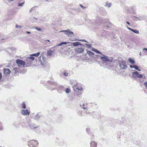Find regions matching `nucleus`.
Returning <instances> with one entry per match:
<instances>
[{"label": "nucleus", "instance_id": "f257e3e1", "mask_svg": "<svg viewBox=\"0 0 147 147\" xmlns=\"http://www.w3.org/2000/svg\"><path fill=\"white\" fill-rule=\"evenodd\" d=\"M91 50L101 55L102 56H100V58L103 62H106L108 61L110 62L112 61L113 59L112 57H109L102 54L100 52L94 48H92Z\"/></svg>", "mask_w": 147, "mask_h": 147}, {"label": "nucleus", "instance_id": "f03ea898", "mask_svg": "<svg viewBox=\"0 0 147 147\" xmlns=\"http://www.w3.org/2000/svg\"><path fill=\"white\" fill-rule=\"evenodd\" d=\"M38 143L36 141L31 140L28 143V146L30 147H34L37 145Z\"/></svg>", "mask_w": 147, "mask_h": 147}, {"label": "nucleus", "instance_id": "7ed1b4c3", "mask_svg": "<svg viewBox=\"0 0 147 147\" xmlns=\"http://www.w3.org/2000/svg\"><path fill=\"white\" fill-rule=\"evenodd\" d=\"M73 88L74 90L76 89L79 91H82L83 89L82 86L80 84L77 83L73 86Z\"/></svg>", "mask_w": 147, "mask_h": 147}, {"label": "nucleus", "instance_id": "20e7f679", "mask_svg": "<svg viewBox=\"0 0 147 147\" xmlns=\"http://www.w3.org/2000/svg\"><path fill=\"white\" fill-rule=\"evenodd\" d=\"M75 52L78 54L83 53L84 51V48L80 47L75 49Z\"/></svg>", "mask_w": 147, "mask_h": 147}, {"label": "nucleus", "instance_id": "39448f33", "mask_svg": "<svg viewBox=\"0 0 147 147\" xmlns=\"http://www.w3.org/2000/svg\"><path fill=\"white\" fill-rule=\"evenodd\" d=\"M64 32L65 34L68 36H73L74 35V33L68 29L67 30H62L59 32Z\"/></svg>", "mask_w": 147, "mask_h": 147}, {"label": "nucleus", "instance_id": "423d86ee", "mask_svg": "<svg viewBox=\"0 0 147 147\" xmlns=\"http://www.w3.org/2000/svg\"><path fill=\"white\" fill-rule=\"evenodd\" d=\"M133 77L135 78H141L142 76L141 74H139L137 71H135L132 73Z\"/></svg>", "mask_w": 147, "mask_h": 147}, {"label": "nucleus", "instance_id": "0eeeda50", "mask_svg": "<svg viewBox=\"0 0 147 147\" xmlns=\"http://www.w3.org/2000/svg\"><path fill=\"white\" fill-rule=\"evenodd\" d=\"M16 63L19 66H22L23 67H24L25 65V62L23 60L20 59H18L16 60Z\"/></svg>", "mask_w": 147, "mask_h": 147}, {"label": "nucleus", "instance_id": "6e6552de", "mask_svg": "<svg viewBox=\"0 0 147 147\" xmlns=\"http://www.w3.org/2000/svg\"><path fill=\"white\" fill-rule=\"evenodd\" d=\"M42 116V114L41 113H38L36 115H35L32 117V118L35 120H38L40 119Z\"/></svg>", "mask_w": 147, "mask_h": 147}, {"label": "nucleus", "instance_id": "1a4fd4ad", "mask_svg": "<svg viewBox=\"0 0 147 147\" xmlns=\"http://www.w3.org/2000/svg\"><path fill=\"white\" fill-rule=\"evenodd\" d=\"M21 114L23 115L27 116L30 114V112L28 111L27 109H22L20 112Z\"/></svg>", "mask_w": 147, "mask_h": 147}, {"label": "nucleus", "instance_id": "9d476101", "mask_svg": "<svg viewBox=\"0 0 147 147\" xmlns=\"http://www.w3.org/2000/svg\"><path fill=\"white\" fill-rule=\"evenodd\" d=\"M120 66L121 69H125L127 67V66L125 62L123 61L120 64Z\"/></svg>", "mask_w": 147, "mask_h": 147}, {"label": "nucleus", "instance_id": "9b49d317", "mask_svg": "<svg viewBox=\"0 0 147 147\" xmlns=\"http://www.w3.org/2000/svg\"><path fill=\"white\" fill-rule=\"evenodd\" d=\"M71 43L73 44V47H76L78 46V45L83 46H84V45H82V43L79 42H72Z\"/></svg>", "mask_w": 147, "mask_h": 147}, {"label": "nucleus", "instance_id": "f8f14e48", "mask_svg": "<svg viewBox=\"0 0 147 147\" xmlns=\"http://www.w3.org/2000/svg\"><path fill=\"white\" fill-rule=\"evenodd\" d=\"M91 115L94 118H97L99 117L100 114L97 112H94L92 113Z\"/></svg>", "mask_w": 147, "mask_h": 147}, {"label": "nucleus", "instance_id": "ddd939ff", "mask_svg": "<svg viewBox=\"0 0 147 147\" xmlns=\"http://www.w3.org/2000/svg\"><path fill=\"white\" fill-rule=\"evenodd\" d=\"M4 73L6 75H9L10 73V70L8 69L4 68L3 69Z\"/></svg>", "mask_w": 147, "mask_h": 147}, {"label": "nucleus", "instance_id": "4468645a", "mask_svg": "<svg viewBox=\"0 0 147 147\" xmlns=\"http://www.w3.org/2000/svg\"><path fill=\"white\" fill-rule=\"evenodd\" d=\"M29 127L32 129L36 128L38 127V125H36L34 123H32L29 124Z\"/></svg>", "mask_w": 147, "mask_h": 147}, {"label": "nucleus", "instance_id": "2eb2a0df", "mask_svg": "<svg viewBox=\"0 0 147 147\" xmlns=\"http://www.w3.org/2000/svg\"><path fill=\"white\" fill-rule=\"evenodd\" d=\"M84 105H84L82 102H80V106H81V107H82V108L84 110V111H85L87 113H88V112H87V111H86V110H87V109H86L87 107H84Z\"/></svg>", "mask_w": 147, "mask_h": 147}, {"label": "nucleus", "instance_id": "dca6fc26", "mask_svg": "<svg viewBox=\"0 0 147 147\" xmlns=\"http://www.w3.org/2000/svg\"><path fill=\"white\" fill-rule=\"evenodd\" d=\"M53 50H51V49H49L47 51V56H50L53 55Z\"/></svg>", "mask_w": 147, "mask_h": 147}, {"label": "nucleus", "instance_id": "f3484780", "mask_svg": "<svg viewBox=\"0 0 147 147\" xmlns=\"http://www.w3.org/2000/svg\"><path fill=\"white\" fill-rule=\"evenodd\" d=\"M90 147H96V143L94 141H91L90 143Z\"/></svg>", "mask_w": 147, "mask_h": 147}, {"label": "nucleus", "instance_id": "a211bd4d", "mask_svg": "<svg viewBox=\"0 0 147 147\" xmlns=\"http://www.w3.org/2000/svg\"><path fill=\"white\" fill-rule=\"evenodd\" d=\"M30 57H29L26 59V61H28V60L33 61L34 60L35 58L33 57V56H32L31 55H30Z\"/></svg>", "mask_w": 147, "mask_h": 147}, {"label": "nucleus", "instance_id": "6ab92c4d", "mask_svg": "<svg viewBox=\"0 0 147 147\" xmlns=\"http://www.w3.org/2000/svg\"><path fill=\"white\" fill-rule=\"evenodd\" d=\"M41 58H42V60L44 61H45V58L44 55H43L42 54L39 57V60L40 61H42L41 59Z\"/></svg>", "mask_w": 147, "mask_h": 147}, {"label": "nucleus", "instance_id": "aec40b11", "mask_svg": "<svg viewBox=\"0 0 147 147\" xmlns=\"http://www.w3.org/2000/svg\"><path fill=\"white\" fill-rule=\"evenodd\" d=\"M87 53L90 56L92 57L94 54L93 52L89 51H87Z\"/></svg>", "mask_w": 147, "mask_h": 147}, {"label": "nucleus", "instance_id": "412c9836", "mask_svg": "<svg viewBox=\"0 0 147 147\" xmlns=\"http://www.w3.org/2000/svg\"><path fill=\"white\" fill-rule=\"evenodd\" d=\"M128 61L131 64H134L135 63V61L131 59V58H129L128 59Z\"/></svg>", "mask_w": 147, "mask_h": 147}, {"label": "nucleus", "instance_id": "4be33fe9", "mask_svg": "<svg viewBox=\"0 0 147 147\" xmlns=\"http://www.w3.org/2000/svg\"><path fill=\"white\" fill-rule=\"evenodd\" d=\"M40 54V52H38L36 53H34L30 55H31L32 56H35V57H38Z\"/></svg>", "mask_w": 147, "mask_h": 147}, {"label": "nucleus", "instance_id": "5701e85b", "mask_svg": "<svg viewBox=\"0 0 147 147\" xmlns=\"http://www.w3.org/2000/svg\"><path fill=\"white\" fill-rule=\"evenodd\" d=\"M64 89L65 88L62 86L59 87L58 88L59 90H61V91L59 92H61L63 91H64Z\"/></svg>", "mask_w": 147, "mask_h": 147}, {"label": "nucleus", "instance_id": "b1692460", "mask_svg": "<svg viewBox=\"0 0 147 147\" xmlns=\"http://www.w3.org/2000/svg\"><path fill=\"white\" fill-rule=\"evenodd\" d=\"M22 107L23 109H25L26 108V105L24 102H23L21 104Z\"/></svg>", "mask_w": 147, "mask_h": 147}, {"label": "nucleus", "instance_id": "393cba45", "mask_svg": "<svg viewBox=\"0 0 147 147\" xmlns=\"http://www.w3.org/2000/svg\"><path fill=\"white\" fill-rule=\"evenodd\" d=\"M70 89L69 88H67L66 89H64V90L67 94L68 93L70 92Z\"/></svg>", "mask_w": 147, "mask_h": 147}, {"label": "nucleus", "instance_id": "a878e982", "mask_svg": "<svg viewBox=\"0 0 147 147\" xmlns=\"http://www.w3.org/2000/svg\"><path fill=\"white\" fill-rule=\"evenodd\" d=\"M111 3H108L107 2H106V4L105 5V6L108 7H111Z\"/></svg>", "mask_w": 147, "mask_h": 147}, {"label": "nucleus", "instance_id": "bb28decb", "mask_svg": "<svg viewBox=\"0 0 147 147\" xmlns=\"http://www.w3.org/2000/svg\"><path fill=\"white\" fill-rule=\"evenodd\" d=\"M133 32L136 33V34H139V31L138 30H137L136 29H132V31Z\"/></svg>", "mask_w": 147, "mask_h": 147}, {"label": "nucleus", "instance_id": "cd10ccee", "mask_svg": "<svg viewBox=\"0 0 147 147\" xmlns=\"http://www.w3.org/2000/svg\"><path fill=\"white\" fill-rule=\"evenodd\" d=\"M68 42H61L60 44L59 45H57V46H61V45H66L67 43H68Z\"/></svg>", "mask_w": 147, "mask_h": 147}, {"label": "nucleus", "instance_id": "c85d7f7f", "mask_svg": "<svg viewBox=\"0 0 147 147\" xmlns=\"http://www.w3.org/2000/svg\"><path fill=\"white\" fill-rule=\"evenodd\" d=\"M68 74L69 73L67 71H64L63 73V74L65 76H68Z\"/></svg>", "mask_w": 147, "mask_h": 147}, {"label": "nucleus", "instance_id": "c756f323", "mask_svg": "<svg viewBox=\"0 0 147 147\" xmlns=\"http://www.w3.org/2000/svg\"><path fill=\"white\" fill-rule=\"evenodd\" d=\"M85 45L86 46V47L88 48H90L91 47V45L88 44H85Z\"/></svg>", "mask_w": 147, "mask_h": 147}, {"label": "nucleus", "instance_id": "7c9ffc66", "mask_svg": "<svg viewBox=\"0 0 147 147\" xmlns=\"http://www.w3.org/2000/svg\"><path fill=\"white\" fill-rule=\"evenodd\" d=\"M78 41H82L84 42H86L89 43L86 40H85L84 39H80V40H78Z\"/></svg>", "mask_w": 147, "mask_h": 147}, {"label": "nucleus", "instance_id": "2f4dec72", "mask_svg": "<svg viewBox=\"0 0 147 147\" xmlns=\"http://www.w3.org/2000/svg\"><path fill=\"white\" fill-rule=\"evenodd\" d=\"M25 3V2L24 1L22 3H19L18 4V6H22Z\"/></svg>", "mask_w": 147, "mask_h": 147}, {"label": "nucleus", "instance_id": "473e14b6", "mask_svg": "<svg viewBox=\"0 0 147 147\" xmlns=\"http://www.w3.org/2000/svg\"><path fill=\"white\" fill-rule=\"evenodd\" d=\"M34 28L39 31H42V29H41L40 28H38V27H35Z\"/></svg>", "mask_w": 147, "mask_h": 147}, {"label": "nucleus", "instance_id": "72a5a7b5", "mask_svg": "<svg viewBox=\"0 0 147 147\" xmlns=\"http://www.w3.org/2000/svg\"><path fill=\"white\" fill-rule=\"evenodd\" d=\"M134 68L136 70H138V66L136 65H134Z\"/></svg>", "mask_w": 147, "mask_h": 147}, {"label": "nucleus", "instance_id": "f704fd0d", "mask_svg": "<svg viewBox=\"0 0 147 147\" xmlns=\"http://www.w3.org/2000/svg\"><path fill=\"white\" fill-rule=\"evenodd\" d=\"M100 19L101 20L100 21V22H101L102 23H105L106 22H104V20L103 19Z\"/></svg>", "mask_w": 147, "mask_h": 147}, {"label": "nucleus", "instance_id": "c9c22d12", "mask_svg": "<svg viewBox=\"0 0 147 147\" xmlns=\"http://www.w3.org/2000/svg\"><path fill=\"white\" fill-rule=\"evenodd\" d=\"M16 28H21L22 27V26H21L20 25H18L17 24H16Z\"/></svg>", "mask_w": 147, "mask_h": 147}, {"label": "nucleus", "instance_id": "e433bc0d", "mask_svg": "<svg viewBox=\"0 0 147 147\" xmlns=\"http://www.w3.org/2000/svg\"><path fill=\"white\" fill-rule=\"evenodd\" d=\"M100 56H101V55H96V57L97 58V59H99V58H100Z\"/></svg>", "mask_w": 147, "mask_h": 147}, {"label": "nucleus", "instance_id": "4c0bfd02", "mask_svg": "<svg viewBox=\"0 0 147 147\" xmlns=\"http://www.w3.org/2000/svg\"><path fill=\"white\" fill-rule=\"evenodd\" d=\"M1 126V123L0 122V130H2L3 129V128Z\"/></svg>", "mask_w": 147, "mask_h": 147}, {"label": "nucleus", "instance_id": "58836bf2", "mask_svg": "<svg viewBox=\"0 0 147 147\" xmlns=\"http://www.w3.org/2000/svg\"><path fill=\"white\" fill-rule=\"evenodd\" d=\"M34 8L33 7H32L29 11V12H30V13H31V11H33L34 10Z\"/></svg>", "mask_w": 147, "mask_h": 147}, {"label": "nucleus", "instance_id": "ea45409f", "mask_svg": "<svg viewBox=\"0 0 147 147\" xmlns=\"http://www.w3.org/2000/svg\"><path fill=\"white\" fill-rule=\"evenodd\" d=\"M90 130V129L89 128H87L86 129V131L87 132H88Z\"/></svg>", "mask_w": 147, "mask_h": 147}, {"label": "nucleus", "instance_id": "a19ab883", "mask_svg": "<svg viewBox=\"0 0 147 147\" xmlns=\"http://www.w3.org/2000/svg\"><path fill=\"white\" fill-rule=\"evenodd\" d=\"M27 61V62L29 64H30L31 62V61L30 60H28V61Z\"/></svg>", "mask_w": 147, "mask_h": 147}, {"label": "nucleus", "instance_id": "79ce46f5", "mask_svg": "<svg viewBox=\"0 0 147 147\" xmlns=\"http://www.w3.org/2000/svg\"><path fill=\"white\" fill-rule=\"evenodd\" d=\"M144 85L147 88V82H145L144 83Z\"/></svg>", "mask_w": 147, "mask_h": 147}, {"label": "nucleus", "instance_id": "37998d69", "mask_svg": "<svg viewBox=\"0 0 147 147\" xmlns=\"http://www.w3.org/2000/svg\"><path fill=\"white\" fill-rule=\"evenodd\" d=\"M127 28L128 30H131V31H132V29H132L131 28H129V27H127Z\"/></svg>", "mask_w": 147, "mask_h": 147}, {"label": "nucleus", "instance_id": "c03bdc74", "mask_svg": "<svg viewBox=\"0 0 147 147\" xmlns=\"http://www.w3.org/2000/svg\"><path fill=\"white\" fill-rule=\"evenodd\" d=\"M2 74L0 72V80L2 78Z\"/></svg>", "mask_w": 147, "mask_h": 147}, {"label": "nucleus", "instance_id": "a18cd8bd", "mask_svg": "<svg viewBox=\"0 0 147 147\" xmlns=\"http://www.w3.org/2000/svg\"><path fill=\"white\" fill-rule=\"evenodd\" d=\"M79 115H82L83 116L84 115V114L82 113H80H80H79Z\"/></svg>", "mask_w": 147, "mask_h": 147}, {"label": "nucleus", "instance_id": "49530a36", "mask_svg": "<svg viewBox=\"0 0 147 147\" xmlns=\"http://www.w3.org/2000/svg\"><path fill=\"white\" fill-rule=\"evenodd\" d=\"M8 2H10L11 1H14V0H7Z\"/></svg>", "mask_w": 147, "mask_h": 147}, {"label": "nucleus", "instance_id": "de8ad7c7", "mask_svg": "<svg viewBox=\"0 0 147 147\" xmlns=\"http://www.w3.org/2000/svg\"><path fill=\"white\" fill-rule=\"evenodd\" d=\"M80 7H82V8H85V7H84L81 4H80Z\"/></svg>", "mask_w": 147, "mask_h": 147}, {"label": "nucleus", "instance_id": "09e8293b", "mask_svg": "<svg viewBox=\"0 0 147 147\" xmlns=\"http://www.w3.org/2000/svg\"><path fill=\"white\" fill-rule=\"evenodd\" d=\"M143 51H147V48H144L143 49Z\"/></svg>", "mask_w": 147, "mask_h": 147}, {"label": "nucleus", "instance_id": "8fccbe9b", "mask_svg": "<svg viewBox=\"0 0 147 147\" xmlns=\"http://www.w3.org/2000/svg\"><path fill=\"white\" fill-rule=\"evenodd\" d=\"M129 67H130L131 68H134V65H133V66H132V65H130Z\"/></svg>", "mask_w": 147, "mask_h": 147}, {"label": "nucleus", "instance_id": "3c124183", "mask_svg": "<svg viewBox=\"0 0 147 147\" xmlns=\"http://www.w3.org/2000/svg\"><path fill=\"white\" fill-rule=\"evenodd\" d=\"M26 32V33H27V34H30V33H31L30 32H28V31Z\"/></svg>", "mask_w": 147, "mask_h": 147}, {"label": "nucleus", "instance_id": "603ef678", "mask_svg": "<svg viewBox=\"0 0 147 147\" xmlns=\"http://www.w3.org/2000/svg\"><path fill=\"white\" fill-rule=\"evenodd\" d=\"M126 23H127V24H128L129 25H130V23H129V22H126Z\"/></svg>", "mask_w": 147, "mask_h": 147}, {"label": "nucleus", "instance_id": "864d4df0", "mask_svg": "<svg viewBox=\"0 0 147 147\" xmlns=\"http://www.w3.org/2000/svg\"><path fill=\"white\" fill-rule=\"evenodd\" d=\"M56 88L55 87H53V88L51 89V90H53V89H55V88Z\"/></svg>", "mask_w": 147, "mask_h": 147}, {"label": "nucleus", "instance_id": "5fc2aeb1", "mask_svg": "<svg viewBox=\"0 0 147 147\" xmlns=\"http://www.w3.org/2000/svg\"><path fill=\"white\" fill-rule=\"evenodd\" d=\"M46 41H48L50 43H50V41L49 40H46Z\"/></svg>", "mask_w": 147, "mask_h": 147}, {"label": "nucleus", "instance_id": "6e6d98bb", "mask_svg": "<svg viewBox=\"0 0 147 147\" xmlns=\"http://www.w3.org/2000/svg\"><path fill=\"white\" fill-rule=\"evenodd\" d=\"M139 55H142V53H141V52H140V53Z\"/></svg>", "mask_w": 147, "mask_h": 147}, {"label": "nucleus", "instance_id": "4d7b16f0", "mask_svg": "<svg viewBox=\"0 0 147 147\" xmlns=\"http://www.w3.org/2000/svg\"><path fill=\"white\" fill-rule=\"evenodd\" d=\"M16 69H17L16 68H14L13 69V70H16Z\"/></svg>", "mask_w": 147, "mask_h": 147}, {"label": "nucleus", "instance_id": "13d9d810", "mask_svg": "<svg viewBox=\"0 0 147 147\" xmlns=\"http://www.w3.org/2000/svg\"><path fill=\"white\" fill-rule=\"evenodd\" d=\"M138 70L139 71H141V70L139 69H138Z\"/></svg>", "mask_w": 147, "mask_h": 147}, {"label": "nucleus", "instance_id": "bf43d9fd", "mask_svg": "<svg viewBox=\"0 0 147 147\" xmlns=\"http://www.w3.org/2000/svg\"><path fill=\"white\" fill-rule=\"evenodd\" d=\"M33 18V19H36V18Z\"/></svg>", "mask_w": 147, "mask_h": 147}, {"label": "nucleus", "instance_id": "052dcab7", "mask_svg": "<svg viewBox=\"0 0 147 147\" xmlns=\"http://www.w3.org/2000/svg\"><path fill=\"white\" fill-rule=\"evenodd\" d=\"M107 27H108V26H107Z\"/></svg>", "mask_w": 147, "mask_h": 147}, {"label": "nucleus", "instance_id": "680f3d73", "mask_svg": "<svg viewBox=\"0 0 147 147\" xmlns=\"http://www.w3.org/2000/svg\"><path fill=\"white\" fill-rule=\"evenodd\" d=\"M108 21V19H107V21Z\"/></svg>", "mask_w": 147, "mask_h": 147}]
</instances>
